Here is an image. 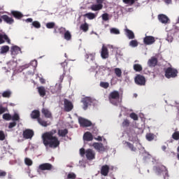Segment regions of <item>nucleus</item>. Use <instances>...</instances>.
I'll return each mask as SVG.
<instances>
[{
	"label": "nucleus",
	"mask_w": 179,
	"mask_h": 179,
	"mask_svg": "<svg viewBox=\"0 0 179 179\" xmlns=\"http://www.w3.org/2000/svg\"><path fill=\"white\" fill-rule=\"evenodd\" d=\"M57 129H52L50 131H46L42 135V141L45 148H51L52 149H57L59 146V140L58 137L55 136Z\"/></svg>",
	"instance_id": "nucleus-1"
},
{
	"label": "nucleus",
	"mask_w": 179,
	"mask_h": 179,
	"mask_svg": "<svg viewBox=\"0 0 179 179\" xmlns=\"http://www.w3.org/2000/svg\"><path fill=\"white\" fill-rule=\"evenodd\" d=\"M31 118L33 120H37L38 124L41 125L42 127H47L49 125H51V122L44 120L40 117V110H34L31 113Z\"/></svg>",
	"instance_id": "nucleus-2"
},
{
	"label": "nucleus",
	"mask_w": 179,
	"mask_h": 179,
	"mask_svg": "<svg viewBox=\"0 0 179 179\" xmlns=\"http://www.w3.org/2000/svg\"><path fill=\"white\" fill-rule=\"evenodd\" d=\"M80 155L81 157H86L89 161L94 160L96 159V152L92 149L88 148L85 150V148L80 149Z\"/></svg>",
	"instance_id": "nucleus-3"
},
{
	"label": "nucleus",
	"mask_w": 179,
	"mask_h": 179,
	"mask_svg": "<svg viewBox=\"0 0 179 179\" xmlns=\"http://www.w3.org/2000/svg\"><path fill=\"white\" fill-rule=\"evenodd\" d=\"M164 72L165 78H166V79H174V78H177V76H178V70L173 67L164 69Z\"/></svg>",
	"instance_id": "nucleus-4"
},
{
	"label": "nucleus",
	"mask_w": 179,
	"mask_h": 179,
	"mask_svg": "<svg viewBox=\"0 0 179 179\" xmlns=\"http://www.w3.org/2000/svg\"><path fill=\"white\" fill-rule=\"evenodd\" d=\"M51 170H52V164L44 163L39 165L37 172L41 174L42 171H51Z\"/></svg>",
	"instance_id": "nucleus-5"
},
{
	"label": "nucleus",
	"mask_w": 179,
	"mask_h": 179,
	"mask_svg": "<svg viewBox=\"0 0 179 179\" xmlns=\"http://www.w3.org/2000/svg\"><path fill=\"white\" fill-rule=\"evenodd\" d=\"M120 99V92L118 91H113L108 95V100L112 104H117L115 100H118Z\"/></svg>",
	"instance_id": "nucleus-6"
},
{
	"label": "nucleus",
	"mask_w": 179,
	"mask_h": 179,
	"mask_svg": "<svg viewBox=\"0 0 179 179\" xmlns=\"http://www.w3.org/2000/svg\"><path fill=\"white\" fill-rule=\"evenodd\" d=\"M134 82L138 86H145L146 85V78L145 76L138 74L134 78Z\"/></svg>",
	"instance_id": "nucleus-7"
},
{
	"label": "nucleus",
	"mask_w": 179,
	"mask_h": 179,
	"mask_svg": "<svg viewBox=\"0 0 179 179\" xmlns=\"http://www.w3.org/2000/svg\"><path fill=\"white\" fill-rule=\"evenodd\" d=\"M64 111L66 113H69V111H72V110H73V103H72V102L67 99H64Z\"/></svg>",
	"instance_id": "nucleus-8"
},
{
	"label": "nucleus",
	"mask_w": 179,
	"mask_h": 179,
	"mask_svg": "<svg viewBox=\"0 0 179 179\" xmlns=\"http://www.w3.org/2000/svg\"><path fill=\"white\" fill-rule=\"evenodd\" d=\"M103 2H104V0H96L97 4L92 5L91 9L94 12H97V10H101V9H103Z\"/></svg>",
	"instance_id": "nucleus-9"
},
{
	"label": "nucleus",
	"mask_w": 179,
	"mask_h": 179,
	"mask_svg": "<svg viewBox=\"0 0 179 179\" xmlns=\"http://www.w3.org/2000/svg\"><path fill=\"white\" fill-rule=\"evenodd\" d=\"M156 171L158 173V174H164V177H169V170H167V168L163 165H161L159 166H157Z\"/></svg>",
	"instance_id": "nucleus-10"
},
{
	"label": "nucleus",
	"mask_w": 179,
	"mask_h": 179,
	"mask_svg": "<svg viewBox=\"0 0 179 179\" xmlns=\"http://www.w3.org/2000/svg\"><path fill=\"white\" fill-rule=\"evenodd\" d=\"M156 39L152 36H146L143 38V43L145 45H152V44H155Z\"/></svg>",
	"instance_id": "nucleus-11"
},
{
	"label": "nucleus",
	"mask_w": 179,
	"mask_h": 179,
	"mask_svg": "<svg viewBox=\"0 0 179 179\" xmlns=\"http://www.w3.org/2000/svg\"><path fill=\"white\" fill-rule=\"evenodd\" d=\"M81 103H83V110H87L89 106H92V98L90 97H85L82 99Z\"/></svg>",
	"instance_id": "nucleus-12"
},
{
	"label": "nucleus",
	"mask_w": 179,
	"mask_h": 179,
	"mask_svg": "<svg viewBox=\"0 0 179 179\" xmlns=\"http://www.w3.org/2000/svg\"><path fill=\"white\" fill-rule=\"evenodd\" d=\"M34 136V131L30 129H27L23 131L24 139H31Z\"/></svg>",
	"instance_id": "nucleus-13"
},
{
	"label": "nucleus",
	"mask_w": 179,
	"mask_h": 179,
	"mask_svg": "<svg viewBox=\"0 0 179 179\" xmlns=\"http://www.w3.org/2000/svg\"><path fill=\"white\" fill-rule=\"evenodd\" d=\"M78 122L81 127H92V122L83 117H79Z\"/></svg>",
	"instance_id": "nucleus-14"
},
{
	"label": "nucleus",
	"mask_w": 179,
	"mask_h": 179,
	"mask_svg": "<svg viewBox=\"0 0 179 179\" xmlns=\"http://www.w3.org/2000/svg\"><path fill=\"white\" fill-rule=\"evenodd\" d=\"M92 146L97 152H106V147L101 143H94Z\"/></svg>",
	"instance_id": "nucleus-15"
},
{
	"label": "nucleus",
	"mask_w": 179,
	"mask_h": 179,
	"mask_svg": "<svg viewBox=\"0 0 179 179\" xmlns=\"http://www.w3.org/2000/svg\"><path fill=\"white\" fill-rule=\"evenodd\" d=\"M85 59L88 62V64H92L94 62V59H96V53H87L85 55Z\"/></svg>",
	"instance_id": "nucleus-16"
},
{
	"label": "nucleus",
	"mask_w": 179,
	"mask_h": 179,
	"mask_svg": "<svg viewBox=\"0 0 179 179\" xmlns=\"http://www.w3.org/2000/svg\"><path fill=\"white\" fill-rule=\"evenodd\" d=\"M6 41L8 44H10V39L5 33H0V45Z\"/></svg>",
	"instance_id": "nucleus-17"
},
{
	"label": "nucleus",
	"mask_w": 179,
	"mask_h": 179,
	"mask_svg": "<svg viewBox=\"0 0 179 179\" xmlns=\"http://www.w3.org/2000/svg\"><path fill=\"white\" fill-rule=\"evenodd\" d=\"M108 173H110V166L107 164L103 165L101 168V176H104V177H107V176H108Z\"/></svg>",
	"instance_id": "nucleus-18"
},
{
	"label": "nucleus",
	"mask_w": 179,
	"mask_h": 179,
	"mask_svg": "<svg viewBox=\"0 0 179 179\" xmlns=\"http://www.w3.org/2000/svg\"><path fill=\"white\" fill-rule=\"evenodd\" d=\"M41 113L44 115L45 118H50V120H52V113H51V111H50L48 108H43Z\"/></svg>",
	"instance_id": "nucleus-19"
},
{
	"label": "nucleus",
	"mask_w": 179,
	"mask_h": 179,
	"mask_svg": "<svg viewBox=\"0 0 179 179\" xmlns=\"http://www.w3.org/2000/svg\"><path fill=\"white\" fill-rule=\"evenodd\" d=\"M11 55H13V57H16L19 52H22V49L19 46H13L10 49Z\"/></svg>",
	"instance_id": "nucleus-20"
},
{
	"label": "nucleus",
	"mask_w": 179,
	"mask_h": 179,
	"mask_svg": "<svg viewBox=\"0 0 179 179\" xmlns=\"http://www.w3.org/2000/svg\"><path fill=\"white\" fill-rule=\"evenodd\" d=\"M148 65L150 68L156 66V65H157V58L155 57H151L148 62Z\"/></svg>",
	"instance_id": "nucleus-21"
},
{
	"label": "nucleus",
	"mask_w": 179,
	"mask_h": 179,
	"mask_svg": "<svg viewBox=\"0 0 179 179\" xmlns=\"http://www.w3.org/2000/svg\"><path fill=\"white\" fill-rule=\"evenodd\" d=\"M1 19H3V20L6 22V23H7L8 24H13L15 22V20H13V18L8 16L7 15H2Z\"/></svg>",
	"instance_id": "nucleus-22"
},
{
	"label": "nucleus",
	"mask_w": 179,
	"mask_h": 179,
	"mask_svg": "<svg viewBox=\"0 0 179 179\" xmlns=\"http://www.w3.org/2000/svg\"><path fill=\"white\" fill-rule=\"evenodd\" d=\"M101 55L103 59L108 58V49L107 48V47L104 45L102 46Z\"/></svg>",
	"instance_id": "nucleus-23"
},
{
	"label": "nucleus",
	"mask_w": 179,
	"mask_h": 179,
	"mask_svg": "<svg viewBox=\"0 0 179 179\" xmlns=\"http://www.w3.org/2000/svg\"><path fill=\"white\" fill-rule=\"evenodd\" d=\"M158 19H159V22H161V23H164V24H166V23H169V17H167L164 14L159 15Z\"/></svg>",
	"instance_id": "nucleus-24"
},
{
	"label": "nucleus",
	"mask_w": 179,
	"mask_h": 179,
	"mask_svg": "<svg viewBox=\"0 0 179 179\" xmlns=\"http://www.w3.org/2000/svg\"><path fill=\"white\" fill-rule=\"evenodd\" d=\"M83 140L86 141L87 142H90L93 141V134L90 131H87L83 135Z\"/></svg>",
	"instance_id": "nucleus-25"
},
{
	"label": "nucleus",
	"mask_w": 179,
	"mask_h": 179,
	"mask_svg": "<svg viewBox=\"0 0 179 179\" xmlns=\"http://www.w3.org/2000/svg\"><path fill=\"white\" fill-rule=\"evenodd\" d=\"M124 31L126 33V36L128 37V38H129V40H134V38H135V34H134V31L128 28H126Z\"/></svg>",
	"instance_id": "nucleus-26"
},
{
	"label": "nucleus",
	"mask_w": 179,
	"mask_h": 179,
	"mask_svg": "<svg viewBox=\"0 0 179 179\" xmlns=\"http://www.w3.org/2000/svg\"><path fill=\"white\" fill-rule=\"evenodd\" d=\"M11 15L15 17V19H22L23 17V14L20 11L17 10H12Z\"/></svg>",
	"instance_id": "nucleus-27"
},
{
	"label": "nucleus",
	"mask_w": 179,
	"mask_h": 179,
	"mask_svg": "<svg viewBox=\"0 0 179 179\" xmlns=\"http://www.w3.org/2000/svg\"><path fill=\"white\" fill-rule=\"evenodd\" d=\"M69 132L68 129H59L57 131V135L62 138H65V136L68 135Z\"/></svg>",
	"instance_id": "nucleus-28"
},
{
	"label": "nucleus",
	"mask_w": 179,
	"mask_h": 179,
	"mask_svg": "<svg viewBox=\"0 0 179 179\" xmlns=\"http://www.w3.org/2000/svg\"><path fill=\"white\" fill-rule=\"evenodd\" d=\"M37 90H38V93H39V96H41V97H44L45 96L46 90L45 87L43 86L38 87Z\"/></svg>",
	"instance_id": "nucleus-29"
},
{
	"label": "nucleus",
	"mask_w": 179,
	"mask_h": 179,
	"mask_svg": "<svg viewBox=\"0 0 179 179\" xmlns=\"http://www.w3.org/2000/svg\"><path fill=\"white\" fill-rule=\"evenodd\" d=\"M123 145H126L131 152H136V147H135L134 144L128 141H123Z\"/></svg>",
	"instance_id": "nucleus-30"
},
{
	"label": "nucleus",
	"mask_w": 179,
	"mask_h": 179,
	"mask_svg": "<svg viewBox=\"0 0 179 179\" xmlns=\"http://www.w3.org/2000/svg\"><path fill=\"white\" fill-rule=\"evenodd\" d=\"M84 17H87L89 20H93V19H96V15L93 13H88L84 15Z\"/></svg>",
	"instance_id": "nucleus-31"
},
{
	"label": "nucleus",
	"mask_w": 179,
	"mask_h": 179,
	"mask_svg": "<svg viewBox=\"0 0 179 179\" xmlns=\"http://www.w3.org/2000/svg\"><path fill=\"white\" fill-rule=\"evenodd\" d=\"M80 30H83V31L86 33V31H89V24L85 22V23L81 24L80 27Z\"/></svg>",
	"instance_id": "nucleus-32"
},
{
	"label": "nucleus",
	"mask_w": 179,
	"mask_h": 179,
	"mask_svg": "<svg viewBox=\"0 0 179 179\" xmlns=\"http://www.w3.org/2000/svg\"><path fill=\"white\" fill-rule=\"evenodd\" d=\"M122 2L129 6H132L135 2H138V0H122Z\"/></svg>",
	"instance_id": "nucleus-33"
},
{
	"label": "nucleus",
	"mask_w": 179,
	"mask_h": 179,
	"mask_svg": "<svg viewBox=\"0 0 179 179\" xmlns=\"http://www.w3.org/2000/svg\"><path fill=\"white\" fill-rule=\"evenodd\" d=\"M10 96H12V92H10V90L4 91L2 93V97H4L6 99H9V97H10Z\"/></svg>",
	"instance_id": "nucleus-34"
},
{
	"label": "nucleus",
	"mask_w": 179,
	"mask_h": 179,
	"mask_svg": "<svg viewBox=\"0 0 179 179\" xmlns=\"http://www.w3.org/2000/svg\"><path fill=\"white\" fill-rule=\"evenodd\" d=\"M7 65H8V69L13 70V69H15V67L16 66V63L13 61H10L7 63Z\"/></svg>",
	"instance_id": "nucleus-35"
},
{
	"label": "nucleus",
	"mask_w": 179,
	"mask_h": 179,
	"mask_svg": "<svg viewBox=\"0 0 179 179\" xmlns=\"http://www.w3.org/2000/svg\"><path fill=\"white\" fill-rule=\"evenodd\" d=\"M9 51V46L3 45L0 49V54H6Z\"/></svg>",
	"instance_id": "nucleus-36"
},
{
	"label": "nucleus",
	"mask_w": 179,
	"mask_h": 179,
	"mask_svg": "<svg viewBox=\"0 0 179 179\" xmlns=\"http://www.w3.org/2000/svg\"><path fill=\"white\" fill-rule=\"evenodd\" d=\"M133 68H134V71H136V72H141L143 69L142 65H141L139 64H134Z\"/></svg>",
	"instance_id": "nucleus-37"
},
{
	"label": "nucleus",
	"mask_w": 179,
	"mask_h": 179,
	"mask_svg": "<svg viewBox=\"0 0 179 179\" xmlns=\"http://www.w3.org/2000/svg\"><path fill=\"white\" fill-rule=\"evenodd\" d=\"M2 118L5 120V121H10V120H12V115L10 113H4Z\"/></svg>",
	"instance_id": "nucleus-38"
},
{
	"label": "nucleus",
	"mask_w": 179,
	"mask_h": 179,
	"mask_svg": "<svg viewBox=\"0 0 179 179\" xmlns=\"http://www.w3.org/2000/svg\"><path fill=\"white\" fill-rule=\"evenodd\" d=\"M64 36V39L67 40V41H69V40L72 38V35L71 34V32L69 31H66Z\"/></svg>",
	"instance_id": "nucleus-39"
},
{
	"label": "nucleus",
	"mask_w": 179,
	"mask_h": 179,
	"mask_svg": "<svg viewBox=\"0 0 179 179\" xmlns=\"http://www.w3.org/2000/svg\"><path fill=\"white\" fill-rule=\"evenodd\" d=\"M115 73L117 78H121V76H122V71L120 68L115 69Z\"/></svg>",
	"instance_id": "nucleus-40"
},
{
	"label": "nucleus",
	"mask_w": 179,
	"mask_h": 179,
	"mask_svg": "<svg viewBox=\"0 0 179 179\" xmlns=\"http://www.w3.org/2000/svg\"><path fill=\"white\" fill-rule=\"evenodd\" d=\"M138 45L139 43L136 40H132L129 42L130 47H133V48H135V47H138Z\"/></svg>",
	"instance_id": "nucleus-41"
},
{
	"label": "nucleus",
	"mask_w": 179,
	"mask_h": 179,
	"mask_svg": "<svg viewBox=\"0 0 179 179\" xmlns=\"http://www.w3.org/2000/svg\"><path fill=\"white\" fill-rule=\"evenodd\" d=\"M11 120L12 121H14L16 122V121H20V116H19V114L14 113L13 116L11 115Z\"/></svg>",
	"instance_id": "nucleus-42"
},
{
	"label": "nucleus",
	"mask_w": 179,
	"mask_h": 179,
	"mask_svg": "<svg viewBox=\"0 0 179 179\" xmlns=\"http://www.w3.org/2000/svg\"><path fill=\"white\" fill-rule=\"evenodd\" d=\"M24 163L27 166H33V161L30 158H25L24 159Z\"/></svg>",
	"instance_id": "nucleus-43"
},
{
	"label": "nucleus",
	"mask_w": 179,
	"mask_h": 179,
	"mask_svg": "<svg viewBox=\"0 0 179 179\" xmlns=\"http://www.w3.org/2000/svg\"><path fill=\"white\" fill-rule=\"evenodd\" d=\"M146 139L149 141H153L155 139V134L149 133L146 134Z\"/></svg>",
	"instance_id": "nucleus-44"
},
{
	"label": "nucleus",
	"mask_w": 179,
	"mask_h": 179,
	"mask_svg": "<svg viewBox=\"0 0 179 179\" xmlns=\"http://www.w3.org/2000/svg\"><path fill=\"white\" fill-rule=\"evenodd\" d=\"M101 87H103V89H108L110 87V84L107 82H101L100 83Z\"/></svg>",
	"instance_id": "nucleus-45"
},
{
	"label": "nucleus",
	"mask_w": 179,
	"mask_h": 179,
	"mask_svg": "<svg viewBox=\"0 0 179 179\" xmlns=\"http://www.w3.org/2000/svg\"><path fill=\"white\" fill-rule=\"evenodd\" d=\"M46 27H47V29H55V22H48L46 24Z\"/></svg>",
	"instance_id": "nucleus-46"
},
{
	"label": "nucleus",
	"mask_w": 179,
	"mask_h": 179,
	"mask_svg": "<svg viewBox=\"0 0 179 179\" xmlns=\"http://www.w3.org/2000/svg\"><path fill=\"white\" fill-rule=\"evenodd\" d=\"M130 118H131V120H134V121H138V115H136V113H131L129 115Z\"/></svg>",
	"instance_id": "nucleus-47"
},
{
	"label": "nucleus",
	"mask_w": 179,
	"mask_h": 179,
	"mask_svg": "<svg viewBox=\"0 0 179 179\" xmlns=\"http://www.w3.org/2000/svg\"><path fill=\"white\" fill-rule=\"evenodd\" d=\"M129 120L128 119H125L123 122L122 123V125L124 128L129 127Z\"/></svg>",
	"instance_id": "nucleus-48"
},
{
	"label": "nucleus",
	"mask_w": 179,
	"mask_h": 179,
	"mask_svg": "<svg viewBox=\"0 0 179 179\" xmlns=\"http://www.w3.org/2000/svg\"><path fill=\"white\" fill-rule=\"evenodd\" d=\"M172 138L173 139H174L175 141H178L179 139V131H176L172 135Z\"/></svg>",
	"instance_id": "nucleus-49"
},
{
	"label": "nucleus",
	"mask_w": 179,
	"mask_h": 179,
	"mask_svg": "<svg viewBox=\"0 0 179 179\" xmlns=\"http://www.w3.org/2000/svg\"><path fill=\"white\" fill-rule=\"evenodd\" d=\"M32 25L34 26V27H35L36 29H40V27H41V24L38 22V21H34L32 22Z\"/></svg>",
	"instance_id": "nucleus-50"
},
{
	"label": "nucleus",
	"mask_w": 179,
	"mask_h": 179,
	"mask_svg": "<svg viewBox=\"0 0 179 179\" xmlns=\"http://www.w3.org/2000/svg\"><path fill=\"white\" fill-rule=\"evenodd\" d=\"M65 75H66V71L64 70L62 75H61L59 78V82H60V83H62V82H64V78H65Z\"/></svg>",
	"instance_id": "nucleus-51"
},
{
	"label": "nucleus",
	"mask_w": 179,
	"mask_h": 179,
	"mask_svg": "<svg viewBox=\"0 0 179 179\" xmlns=\"http://www.w3.org/2000/svg\"><path fill=\"white\" fill-rule=\"evenodd\" d=\"M76 174L74 173H70L67 175L66 179H76Z\"/></svg>",
	"instance_id": "nucleus-52"
},
{
	"label": "nucleus",
	"mask_w": 179,
	"mask_h": 179,
	"mask_svg": "<svg viewBox=\"0 0 179 179\" xmlns=\"http://www.w3.org/2000/svg\"><path fill=\"white\" fill-rule=\"evenodd\" d=\"M110 33L111 34H120V30L116 28H112L110 29Z\"/></svg>",
	"instance_id": "nucleus-53"
},
{
	"label": "nucleus",
	"mask_w": 179,
	"mask_h": 179,
	"mask_svg": "<svg viewBox=\"0 0 179 179\" xmlns=\"http://www.w3.org/2000/svg\"><path fill=\"white\" fill-rule=\"evenodd\" d=\"M6 111H8V108L0 106V115H2L3 113H6Z\"/></svg>",
	"instance_id": "nucleus-54"
},
{
	"label": "nucleus",
	"mask_w": 179,
	"mask_h": 179,
	"mask_svg": "<svg viewBox=\"0 0 179 179\" xmlns=\"http://www.w3.org/2000/svg\"><path fill=\"white\" fill-rule=\"evenodd\" d=\"M102 20H104V22H107V20H109L108 17V13H105L101 15Z\"/></svg>",
	"instance_id": "nucleus-55"
},
{
	"label": "nucleus",
	"mask_w": 179,
	"mask_h": 179,
	"mask_svg": "<svg viewBox=\"0 0 179 179\" xmlns=\"http://www.w3.org/2000/svg\"><path fill=\"white\" fill-rule=\"evenodd\" d=\"M17 123H16V122H11L9 123L8 124V129H12V128H15V127H16Z\"/></svg>",
	"instance_id": "nucleus-56"
},
{
	"label": "nucleus",
	"mask_w": 179,
	"mask_h": 179,
	"mask_svg": "<svg viewBox=\"0 0 179 179\" xmlns=\"http://www.w3.org/2000/svg\"><path fill=\"white\" fill-rule=\"evenodd\" d=\"M58 31L59 34H65V32L66 31V29L64 27H60L58 29Z\"/></svg>",
	"instance_id": "nucleus-57"
},
{
	"label": "nucleus",
	"mask_w": 179,
	"mask_h": 179,
	"mask_svg": "<svg viewBox=\"0 0 179 179\" xmlns=\"http://www.w3.org/2000/svg\"><path fill=\"white\" fill-rule=\"evenodd\" d=\"M7 174L8 173H6V171L3 170H0V178H3V177H6Z\"/></svg>",
	"instance_id": "nucleus-58"
},
{
	"label": "nucleus",
	"mask_w": 179,
	"mask_h": 179,
	"mask_svg": "<svg viewBox=\"0 0 179 179\" xmlns=\"http://www.w3.org/2000/svg\"><path fill=\"white\" fill-rule=\"evenodd\" d=\"M0 141H5V133L3 131H0Z\"/></svg>",
	"instance_id": "nucleus-59"
},
{
	"label": "nucleus",
	"mask_w": 179,
	"mask_h": 179,
	"mask_svg": "<svg viewBox=\"0 0 179 179\" xmlns=\"http://www.w3.org/2000/svg\"><path fill=\"white\" fill-rule=\"evenodd\" d=\"M61 66L63 68V71H66V70H65V68H66V66H68V62H66V61H64V62L61 63Z\"/></svg>",
	"instance_id": "nucleus-60"
},
{
	"label": "nucleus",
	"mask_w": 179,
	"mask_h": 179,
	"mask_svg": "<svg viewBox=\"0 0 179 179\" xmlns=\"http://www.w3.org/2000/svg\"><path fill=\"white\" fill-rule=\"evenodd\" d=\"M39 81L40 83L42 84V85H44V83H45V79L43 78H41L39 79Z\"/></svg>",
	"instance_id": "nucleus-61"
},
{
	"label": "nucleus",
	"mask_w": 179,
	"mask_h": 179,
	"mask_svg": "<svg viewBox=\"0 0 179 179\" xmlns=\"http://www.w3.org/2000/svg\"><path fill=\"white\" fill-rule=\"evenodd\" d=\"M53 33H54L55 34H58V33H59V31H58V27H55V28H54Z\"/></svg>",
	"instance_id": "nucleus-62"
},
{
	"label": "nucleus",
	"mask_w": 179,
	"mask_h": 179,
	"mask_svg": "<svg viewBox=\"0 0 179 179\" xmlns=\"http://www.w3.org/2000/svg\"><path fill=\"white\" fill-rule=\"evenodd\" d=\"M94 139L96 141H99V142H101V141H103V138L100 136H99L97 138H94Z\"/></svg>",
	"instance_id": "nucleus-63"
},
{
	"label": "nucleus",
	"mask_w": 179,
	"mask_h": 179,
	"mask_svg": "<svg viewBox=\"0 0 179 179\" xmlns=\"http://www.w3.org/2000/svg\"><path fill=\"white\" fill-rule=\"evenodd\" d=\"M25 22H27V23H31L33 22V19L27 18V20H25Z\"/></svg>",
	"instance_id": "nucleus-64"
}]
</instances>
